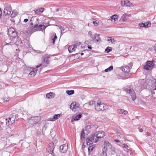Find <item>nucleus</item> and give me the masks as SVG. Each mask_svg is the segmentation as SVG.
Segmentation results:
<instances>
[{"label": "nucleus", "mask_w": 156, "mask_h": 156, "mask_svg": "<svg viewBox=\"0 0 156 156\" xmlns=\"http://www.w3.org/2000/svg\"><path fill=\"white\" fill-rule=\"evenodd\" d=\"M105 136L104 133L102 131H99L96 133V138L95 139V142H97L98 139L103 138Z\"/></svg>", "instance_id": "6e6552de"}, {"label": "nucleus", "mask_w": 156, "mask_h": 156, "mask_svg": "<svg viewBox=\"0 0 156 156\" xmlns=\"http://www.w3.org/2000/svg\"><path fill=\"white\" fill-rule=\"evenodd\" d=\"M129 151V149H127L126 150V151L128 152Z\"/></svg>", "instance_id": "0e129e2a"}, {"label": "nucleus", "mask_w": 156, "mask_h": 156, "mask_svg": "<svg viewBox=\"0 0 156 156\" xmlns=\"http://www.w3.org/2000/svg\"><path fill=\"white\" fill-rule=\"evenodd\" d=\"M39 19L36 16H33L32 17L30 20V24L31 26L34 25V26L31 27L33 30H36L37 29L38 25L39 23Z\"/></svg>", "instance_id": "f257e3e1"}, {"label": "nucleus", "mask_w": 156, "mask_h": 156, "mask_svg": "<svg viewBox=\"0 0 156 156\" xmlns=\"http://www.w3.org/2000/svg\"><path fill=\"white\" fill-rule=\"evenodd\" d=\"M139 131L140 132H141V133H142L143 132V130L142 129H139Z\"/></svg>", "instance_id": "5fc2aeb1"}, {"label": "nucleus", "mask_w": 156, "mask_h": 156, "mask_svg": "<svg viewBox=\"0 0 156 156\" xmlns=\"http://www.w3.org/2000/svg\"><path fill=\"white\" fill-rule=\"evenodd\" d=\"M81 135V139L82 141H83V140L85 139V134L84 133V129H83L80 133Z\"/></svg>", "instance_id": "2f4dec72"}, {"label": "nucleus", "mask_w": 156, "mask_h": 156, "mask_svg": "<svg viewBox=\"0 0 156 156\" xmlns=\"http://www.w3.org/2000/svg\"><path fill=\"white\" fill-rule=\"evenodd\" d=\"M151 25V23L149 21H148L144 23H140L139 24V26L140 27H144V28H148L149 27H150Z\"/></svg>", "instance_id": "9b49d317"}, {"label": "nucleus", "mask_w": 156, "mask_h": 156, "mask_svg": "<svg viewBox=\"0 0 156 156\" xmlns=\"http://www.w3.org/2000/svg\"><path fill=\"white\" fill-rule=\"evenodd\" d=\"M60 115L59 114H55L53 116V118L51 119H50V120L52 121H54L55 120L58 119L60 117Z\"/></svg>", "instance_id": "cd10ccee"}, {"label": "nucleus", "mask_w": 156, "mask_h": 156, "mask_svg": "<svg viewBox=\"0 0 156 156\" xmlns=\"http://www.w3.org/2000/svg\"><path fill=\"white\" fill-rule=\"evenodd\" d=\"M40 118V117L38 116L31 117L29 119L28 122L29 123H31V125H33L34 124H36V123H37Z\"/></svg>", "instance_id": "0eeeda50"}, {"label": "nucleus", "mask_w": 156, "mask_h": 156, "mask_svg": "<svg viewBox=\"0 0 156 156\" xmlns=\"http://www.w3.org/2000/svg\"><path fill=\"white\" fill-rule=\"evenodd\" d=\"M9 120H10L11 122V124H12L14 122H15V119L13 118H9Z\"/></svg>", "instance_id": "58836bf2"}, {"label": "nucleus", "mask_w": 156, "mask_h": 156, "mask_svg": "<svg viewBox=\"0 0 156 156\" xmlns=\"http://www.w3.org/2000/svg\"><path fill=\"white\" fill-rule=\"evenodd\" d=\"M59 10V9H57L56 11H58Z\"/></svg>", "instance_id": "338daca9"}, {"label": "nucleus", "mask_w": 156, "mask_h": 156, "mask_svg": "<svg viewBox=\"0 0 156 156\" xmlns=\"http://www.w3.org/2000/svg\"><path fill=\"white\" fill-rule=\"evenodd\" d=\"M94 149V147L92 146H90L88 148V150L89 152H91Z\"/></svg>", "instance_id": "4c0bfd02"}, {"label": "nucleus", "mask_w": 156, "mask_h": 156, "mask_svg": "<svg viewBox=\"0 0 156 156\" xmlns=\"http://www.w3.org/2000/svg\"><path fill=\"white\" fill-rule=\"evenodd\" d=\"M116 41L115 40L114 38L111 37H108V43L110 45L111 44H115Z\"/></svg>", "instance_id": "6ab92c4d"}, {"label": "nucleus", "mask_w": 156, "mask_h": 156, "mask_svg": "<svg viewBox=\"0 0 156 156\" xmlns=\"http://www.w3.org/2000/svg\"><path fill=\"white\" fill-rule=\"evenodd\" d=\"M112 50V47L108 46V53L110 52Z\"/></svg>", "instance_id": "a18cd8bd"}, {"label": "nucleus", "mask_w": 156, "mask_h": 156, "mask_svg": "<svg viewBox=\"0 0 156 156\" xmlns=\"http://www.w3.org/2000/svg\"><path fill=\"white\" fill-rule=\"evenodd\" d=\"M55 95V94L54 93L50 92L47 94L46 95V96L48 98H51L54 97Z\"/></svg>", "instance_id": "a878e982"}, {"label": "nucleus", "mask_w": 156, "mask_h": 156, "mask_svg": "<svg viewBox=\"0 0 156 156\" xmlns=\"http://www.w3.org/2000/svg\"><path fill=\"white\" fill-rule=\"evenodd\" d=\"M154 48L155 52H156V45H155V46H154Z\"/></svg>", "instance_id": "4d7b16f0"}, {"label": "nucleus", "mask_w": 156, "mask_h": 156, "mask_svg": "<svg viewBox=\"0 0 156 156\" xmlns=\"http://www.w3.org/2000/svg\"><path fill=\"white\" fill-rule=\"evenodd\" d=\"M88 34H89L90 35V37L91 38H93V36L92 35V33L91 31H89L88 33Z\"/></svg>", "instance_id": "49530a36"}, {"label": "nucleus", "mask_w": 156, "mask_h": 156, "mask_svg": "<svg viewBox=\"0 0 156 156\" xmlns=\"http://www.w3.org/2000/svg\"><path fill=\"white\" fill-rule=\"evenodd\" d=\"M105 51L106 52H107V47L105 48Z\"/></svg>", "instance_id": "13d9d810"}, {"label": "nucleus", "mask_w": 156, "mask_h": 156, "mask_svg": "<svg viewBox=\"0 0 156 156\" xmlns=\"http://www.w3.org/2000/svg\"><path fill=\"white\" fill-rule=\"evenodd\" d=\"M107 145L106 142L105 143L104 146L102 149V153L101 156H107Z\"/></svg>", "instance_id": "4468645a"}, {"label": "nucleus", "mask_w": 156, "mask_h": 156, "mask_svg": "<svg viewBox=\"0 0 156 156\" xmlns=\"http://www.w3.org/2000/svg\"><path fill=\"white\" fill-rule=\"evenodd\" d=\"M96 138V133H92L91 134V137L90 138H87V140L89 141H90L92 143H93L92 140H93L95 142V139Z\"/></svg>", "instance_id": "5701e85b"}, {"label": "nucleus", "mask_w": 156, "mask_h": 156, "mask_svg": "<svg viewBox=\"0 0 156 156\" xmlns=\"http://www.w3.org/2000/svg\"><path fill=\"white\" fill-rule=\"evenodd\" d=\"M88 48L90 49H91L92 48V47L91 45H88Z\"/></svg>", "instance_id": "6e6d98bb"}, {"label": "nucleus", "mask_w": 156, "mask_h": 156, "mask_svg": "<svg viewBox=\"0 0 156 156\" xmlns=\"http://www.w3.org/2000/svg\"><path fill=\"white\" fill-rule=\"evenodd\" d=\"M85 147V146L84 145H82V147H83V148H84V147Z\"/></svg>", "instance_id": "e2e57ef3"}, {"label": "nucleus", "mask_w": 156, "mask_h": 156, "mask_svg": "<svg viewBox=\"0 0 156 156\" xmlns=\"http://www.w3.org/2000/svg\"><path fill=\"white\" fill-rule=\"evenodd\" d=\"M11 7L10 6H6L4 10V13L5 16L9 15L11 11Z\"/></svg>", "instance_id": "1a4fd4ad"}, {"label": "nucleus", "mask_w": 156, "mask_h": 156, "mask_svg": "<svg viewBox=\"0 0 156 156\" xmlns=\"http://www.w3.org/2000/svg\"><path fill=\"white\" fill-rule=\"evenodd\" d=\"M130 69L129 67L127 66H123L120 68L122 71L126 73L130 72Z\"/></svg>", "instance_id": "f3484780"}, {"label": "nucleus", "mask_w": 156, "mask_h": 156, "mask_svg": "<svg viewBox=\"0 0 156 156\" xmlns=\"http://www.w3.org/2000/svg\"><path fill=\"white\" fill-rule=\"evenodd\" d=\"M49 147L48 148V152L52 154L53 151L54 149V145L53 143H50L49 144Z\"/></svg>", "instance_id": "2eb2a0df"}, {"label": "nucleus", "mask_w": 156, "mask_h": 156, "mask_svg": "<svg viewBox=\"0 0 156 156\" xmlns=\"http://www.w3.org/2000/svg\"><path fill=\"white\" fill-rule=\"evenodd\" d=\"M8 34L10 39L12 41L17 36V33L14 28H9L8 29Z\"/></svg>", "instance_id": "7ed1b4c3"}, {"label": "nucleus", "mask_w": 156, "mask_h": 156, "mask_svg": "<svg viewBox=\"0 0 156 156\" xmlns=\"http://www.w3.org/2000/svg\"><path fill=\"white\" fill-rule=\"evenodd\" d=\"M118 17L117 15H114L111 17V20L112 21H113L114 22L118 20Z\"/></svg>", "instance_id": "bb28decb"}, {"label": "nucleus", "mask_w": 156, "mask_h": 156, "mask_svg": "<svg viewBox=\"0 0 156 156\" xmlns=\"http://www.w3.org/2000/svg\"><path fill=\"white\" fill-rule=\"evenodd\" d=\"M59 28L60 29L61 34H62V33H64L65 32L64 31V30L63 29V27H59Z\"/></svg>", "instance_id": "ea45409f"}, {"label": "nucleus", "mask_w": 156, "mask_h": 156, "mask_svg": "<svg viewBox=\"0 0 156 156\" xmlns=\"http://www.w3.org/2000/svg\"><path fill=\"white\" fill-rule=\"evenodd\" d=\"M28 21V19H25L24 20V22L25 23H27Z\"/></svg>", "instance_id": "8fccbe9b"}, {"label": "nucleus", "mask_w": 156, "mask_h": 156, "mask_svg": "<svg viewBox=\"0 0 156 156\" xmlns=\"http://www.w3.org/2000/svg\"><path fill=\"white\" fill-rule=\"evenodd\" d=\"M8 101V100H6L5 101H4V102H7Z\"/></svg>", "instance_id": "69168bd1"}, {"label": "nucleus", "mask_w": 156, "mask_h": 156, "mask_svg": "<svg viewBox=\"0 0 156 156\" xmlns=\"http://www.w3.org/2000/svg\"><path fill=\"white\" fill-rule=\"evenodd\" d=\"M46 27L45 26L43 25H38V27L37 28V29L33 30L34 31H43V30H45Z\"/></svg>", "instance_id": "a211bd4d"}, {"label": "nucleus", "mask_w": 156, "mask_h": 156, "mask_svg": "<svg viewBox=\"0 0 156 156\" xmlns=\"http://www.w3.org/2000/svg\"><path fill=\"white\" fill-rule=\"evenodd\" d=\"M66 92L68 94L71 95L74 94V91L73 90H67L66 91Z\"/></svg>", "instance_id": "72a5a7b5"}, {"label": "nucleus", "mask_w": 156, "mask_h": 156, "mask_svg": "<svg viewBox=\"0 0 156 156\" xmlns=\"http://www.w3.org/2000/svg\"><path fill=\"white\" fill-rule=\"evenodd\" d=\"M12 22H15V20H11Z\"/></svg>", "instance_id": "052dcab7"}, {"label": "nucleus", "mask_w": 156, "mask_h": 156, "mask_svg": "<svg viewBox=\"0 0 156 156\" xmlns=\"http://www.w3.org/2000/svg\"><path fill=\"white\" fill-rule=\"evenodd\" d=\"M37 68L36 67L35 68L33 69L29 73V75L31 76L32 77H34L36 75V73H37V70L36 69Z\"/></svg>", "instance_id": "4be33fe9"}, {"label": "nucleus", "mask_w": 156, "mask_h": 156, "mask_svg": "<svg viewBox=\"0 0 156 156\" xmlns=\"http://www.w3.org/2000/svg\"><path fill=\"white\" fill-rule=\"evenodd\" d=\"M79 107L78 105H77L76 102H73L70 105V108L72 110L77 108Z\"/></svg>", "instance_id": "b1692460"}, {"label": "nucleus", "mask_w": 156, "mask_h": 156, "mask_svg": "<svg viewBox=\"0 0 156 156\" xmlns=\"http://www.w3.org/2000/svg\"><path fill=\"white\" fill-rule=\"evenodd\" d=\"M113 69V66H110L108 68V72L112 70Z\"/></svg>", "instance_id": "79ce46f5"}, {"label": "nucleus", "mask_w": 156, "mask_h": 156, "mask_svg": "<svg viewBox=\"0 0 156 156\" xmlns=\"http://www.w3.org/2000/svg\"><path fill=\"white\" fill-rule=\"evenodd\" d=\"M67 149V145L66 144H64L62 145H61L60 147V150L62 153H66V152Z\"/></svg>", "instance_id": "ddd939ff"}, {"label": "nucleus", "mask_w": 156, "mask_h": 156, "mask_svg": "<svg viewBox=\"0 0 156 156\" xmlns=\"http://www.w3.org/2000/svg\"><path fill=\"white\" fill-rule=\"evenodd\" d=\"M2 14V10H1V8H0V18H1V17Z\"/></svg>", "instance_id": "3c124183"}, {"label": "nucleus", "mask_w": 156, "mask_h": 156, "mask_svg": "<svg viewBox=\"0 0 156 156\" xmlns=\"http://www.w3.org/2000/svg\"><path fill=\"white\" fill-rule=\"evenodd\" d=\"M125 90L126 92L130 94L132 99L133 101H134L136 99L135 92L130 87L126 88Z\"/></svg>", "instance_id": "20e7f679"}, {"label": "nucleus", "mask_w": 156, "mask_h": 156, "mask_svg": "<svg viewBox=\"0 0 156 156\" xmlns=\"http://www.w3.org/2000/svg\"><path fill=\"white\" fill-rule=\"evenodd\" d=\"M83 51L84 52V53H80L79 52H78L77 53L75 54V56H76V55H78L79 54H80L81 55H82L84 54V53L85 54V53H87V52H88V51L87 50H84Z\"/></svg>", "instance_id": "c9c22d12"}, {"label": "nucleus", "mask_w": 156, "mask_h": 156, "mask_svg": "<svg viewBox=\"0 0 156 156\" xmlns=\"http://www.w3.org/2000/svg\"><path fill=\"white\" fill-rule=\"evenodd\" d=\"M122 145L123 147L125 148H127L128 147V146L126 144H123Z\"/></svg>", "instance_id": "c03bdc74"}, {"label": "nucleus", "mask_w": 156, "mask_h": 156, "mask_svg": "<svg viewBox=\"0 0 156 156\" xmlns=\"http://www.w3.org/2000/svg\"><path fill=\"white\" fill-rule=\"evenodd\" d=\"M94 104V102L93 101H90L89 103V105L90 106L93 105Z\"/></svg>", "instance_id": "37998d69"}, {"label": "nucleus", "mask_w": 156, "mask_h": 156, "mask_svg": "<svg viewBox=\"0 0 156 156\" xmlns=\"http://www.w3.org/2000/svg\"><path fill=\"white\" fill-rule=\"evenodd\" d=\"M87 145H90V144H92V143L90 141H89L88 140V141H87Z\"/></svg>", "instance_id": "de8ad7c7"}, {"label": "nucleus", "mask_w": 156, "mask_h": 156, "mask_svg": "<svg viewBox=\"0 0 156 156\" xmlns=\"http://www.w3.org/2000/svg\"><path fill=\"white\" fill-rule=\"evenodd\" d=\"M105 71L106 72H107V69H105Z\"/></svg>", "instance_id": "bf43d9fd"}, {"label": "nucleus", "mask_w": 156, "mask_h": 156, "mask_svg": "<svg viewBox=\"0 0 156 156\" xmlns=\"http://www.w3.org/2000/svg\"><path fill=\"white\" fill-rule=\"evenodd\" d=\"M122 135H119V137H121H121H122Z\"/></svg>", "instance_id": "680f3d73"}, {"label": "nucleus", "mask_w": 156, "mask_h": 156, "mask_svg": "<svg viewBox=\"0 0 156 156\" xmlns=\"http://www.w3.org/2000/svg\"><path fill=\"white\" fill-rule=\"evenodd\" d=\"M109 148L111 151V154H114L115 153V151H114L115 148L113 147L112 145L108 142V148Z\"/></svg>", "instance_id": "412c9836"}, {"label": "nucleus", "mask_w": 156, "mask_h": 156, "mask_svg": "<svg viewBox=\"0 0 156 156\" xmlns=\"http://www.w3.org/2000/svg\"><path fill=\"white\" fill-rule=\"evenodd\" d=\"M93 20H94L93 21V23L95 26H97L99 25V23L98 21L95 20L94 19H93Z\"/></svg>", "instance_id": "f704fd0d"}, {"label": "nucleus", "mask_w": 156, "mask_h": 156, "mask_svg": "<svg viewBox=\"0 0 156 156\" xmlns=\"http://www.w3.org/2000/svg\"><path fill=\"white\" fill-rule=\"evenodd\" d=\"M68 50L70 53H72L73 51H75L74 44L72 45L69 47Z\"/></svg>", "instance_id": "393cba45"}, {"label": "nucleus", "mask_w": 156, "mask_h": 156, "mask_svg": "<svg viewBox=\"0 0 156 156\" xmlns=\"http://www.w3.org/2000/svg\"><path fill=\"white\" fill-rule=\"evenodd\" d=\"M6 124L7 125L9 126V125L11 124V123L9 120V118L8 119H6Z\"/></svg>", "instance_id": "e433bc0d"}, {"label": "nucleus", "mask_w": 156, "mask_h": 156, "mask_svg": "<svg viewBox=\"0 0 156 156\" xmlns=\"http://www.w3.org/2000/svg\"><path fill=\"white\" fill-rule=\"evenodd\" d=\"M81 43L80 42H78L74 44L76 51H78L79 50H81L83 48L82 46L81 45Z\"/></svg>", "instance_id": "f8f14e48"}, {"label": "nucleus", "mask_w": 156, "mask_h": 156, "mask_svg": "<svg viewBox=\"0 0 156 156\" xmlns=\"http://www.w3.org/2000/svg\"><path fill=\"white\" fill-rule=\"evenodd\" d=\"M94 105L95 110L98 111H104L106 108V105L102 103L100 101H98L96 104H94Z\"/></svg>", "instance_id": "f03ea898"}, {"label": "nucleus", "mask_w": 156, "mask_h": 156, "mask_svg": "<svg viewBox=\"0 0 156 156\" xmlns=\"http://www.w3.org/2000/svg\"><path fill=\"white\" fill-rule=\"evenodd\" d=\"M82 115L81 114H80L75 116H73L72 119L71 121V122L73 124L74 123L73 122L74 121L79 120L82 117Z\"/></svg>", "instance_id": "dca6fc26"}, {"label": "nucleus", "mask_w": 156, "mask_h": 156, "mask_svg": "<svg viewBox=\"0 0 156 156\" xmlns=\"http://www.w3.org/2000/svg\"><path fill=\"white\" fill-rule=\"evenodd\" d=\"M114 141L116 143H118L120 142V141L118 140H115Z\"/></svg>", "instance_id": "603ef678"}, {"label": "nucleus", "mask_w": 156, "mask_h": 156, "mask_svg": "<svg viewBox=\"0 0 156 156\" xmlns=\"http://www.w3.org/2000/svg\"><path fill=\"white\" fill-rule=\"evenodd\" d=\"M153 61H147L145 65L144 66V69L147 70H149L150 68H151L154 67V63Z\"/></svg>", "instance_id": "39448f33"}, {"label": "nucleus", "mask_w": 156, "mask_h": 156, "mask_svg": "<svg viewBox=\"0 0 156 156\" xmlns=\"http://www.w3.org/2000/svg\"><path fill=\"white\" fill-rule=\"evenodd\" d=\"M44 9L43 8H40L35 10L34 12L35 13H37L39 12H42L44 10Z\"/></svg>", "instance_id": "7c9ffc66"}, {"label": "nucleus", "mask_w": 156, "mask_h": 156, "mask_svg": "<svg viewBox=\"0 0 156 156\" xmlns=\"http://www.w3.org/2000/svg\"><path fill=\"white\" fill-rule=\"evenodd\" d=\"M121 4L122 6L130 7L132 5V3L128 0H123L121 1Z\"/></svg>", "instance_id": "9d476101"}, {"label": "nucleus", "mask_w": 156, "mask_h": 156, "mask_svg": "<svg viewBox=\"0 0 156 156\" xmlns=\"http://www.w3.org/2000/svg\"><path fill=\"white\" fill-rule=\"evenodd\" d=\"M153 85L154 87V88L156 90V79L155 80V81L153 83Z\"/></svg>", "instance_id": "09e8293b"}, {"label": "nucleus", "mask_w": 156, "mask_h": 156, "mask_svg": "<svg viewBox=\"0 0 156 156\" xmlns=\"http://www.w3.org/2000/svg\"><path fill=\"white\" fill-rule=\"evenodd\" d=\"M117 112L119 114H121L124 115H126L128 113L127 111L122 109H117Z\"/></svg>", "instance_id": "aec40b11"}, {"label": "nucleus", "mask_w": 156, "mask_h": 156, "mask_svg": "<svg viewBox=\"0 0 156 156\" xmlns=\"http://www.w3.org/2000/svg\"><path fill=\"white\" fill-rule=\"evenodd\" d=\"M9 43H10V44H12L13 43V42H12V41H11V42H9V43H6V44H9Z\"/></svg>", "instance_id": "864d4df0"}, {"label": "nucleus", "mask_w": 156, "mask_h": 156, "mask_svg": "<svg viewBox=\"0 0 156 156\" xmlns=\"http://www.w3.org/2000/svg\"><path fill=\"white\" fill-rule=\"evenodd\" d=\"M49 62V61L48 59L46 58L42 61L41 64H39L36 66V68H38L41 66L42 67V68L45 67L47 66Z\"/></svg>", "instance_id": "423d86ee"}, {"label": "nucleus", "mask_w": 156, "mask_h": 156, "mask_svg": "<svg viewBox=\"0 0 156 156\" xmlns=\"http://www.w3.org/2000/svg\"><path fill=\"white\" fill-rule=\"evenodd\" d=\"M99 34H96L94 35L95 41L97 42H98L101 41V39L99 37Z\"/></svg>", "instance_id": "c85d7f7f"}, {"label": "nucleus", "mask_w": 156, "mask_h": 156, "mask_svg": "<svg viewBox=\"0 0 156 156\" xmlns=\"http://www.w3.org/2000/svg\"><path fill=\"white\" fill-rule=\"evenodd\" d=\"M54 34H55L54 37L52 39L53 43L54 44L55 43V40L57 38V37L56 35V34L55 33Z\"/></svg>", "instance_id": "a19ab883"}, {"label": "nucleus", "mask_w": 156, "mask_h": 156, "mask_svg": "<svg viewBox=\"0 0 156 156\" xmlns=\"http://www.w3.org/2000/svg\"><path fill=\"white\" fill-rule=\"evenodd\" d=\"M18 14V13L16 10H14L12 11L11 14V18H14Z\"/></svg>", "instance_id": "473e14b6"}, {"label": "nucleus", "mask_w": 156, "mask_h": 156, "mask_svg": "<svg viewBox=\"0 0 156 156\" xmlns=\"http://www.w3.org/2000/svg\"><path fill=\"white\" fill-rule=\"evenodd\" d=\"M130 14H128L127 13H124V14L122 15V21H125V20H126V18L127 16H129Z\"/></svg>", "instance_id": "c756f323"}]
</instances>
